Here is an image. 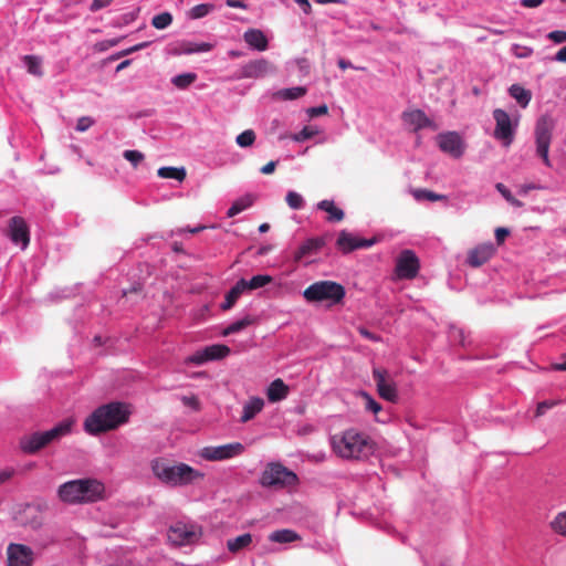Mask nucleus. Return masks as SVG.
Instances as JSON below:
<instances>
[{"instance_id":"dca6fc26","label":"nucleus","mask_w":566,"mask_h":566,"mask_svg":"<svg viewBox=\"0 0 566 566\" xmlns=\"http://www.w3.org/2000/svg\"><path fill=\"white\" fill-rule=\"evenodd\" d=\"M437 142L439 148L453 158H460L464 153V143L457 132L439 134Z\"/></svg>"},{"instance_id":"a878e982","label":"nucleus","mask_w":566,"mask_h":566,"mask_svg":"<svg viewBox=\"0 0 566 566\" xmlns=\"http://www.w3.org/2000/svg\"><path fill=\"white\" fill-rule=\"evenodd\" d=\"M264 407V400L260 397L251 398L243 406V412L241 416V422H248L253 419Z\"/></svg>"},{"instance_id":"69168bd1","label":"nucleus","mask_w":566,"mask_h":566,"mask_svg":"<svg viewBox=\"0 0 566 566\" xmlns=\"http://www.w3.org/2000/svg\"><path fill=\"white\" fill-rule=\"evenodd\" d=\"M303 10L304 13L310 14L312 7L308 0H294Z\"/></svg>"},{"instance_id":"cd10ccee","label":"nucleus","mask_w":566,"mask_h":566,"mask_svg":"<svg viewBox=\"0 0 566 566\" xmlns=\"http://www.w3.org/2000/svg\"><path fill=\"white\" fill-rule=\"evenodd\" d=\"M255 201V196L251 193H247L242 196L241 198L237 199L232 206L228 209L227 216L229 218H232L237 216L238 213L244 211L245 209L250 208Z\"/></svg>"},{"instance_id":"bb28decb","label":"nucleus","mask_w":566,"mask_h":566,"mask_svg":"<svg viewBox=\"0 0 566 566\" xmlns=\"http://www.w3.org/2000/svg\"><path fill=\"white\" fill-rule=\"evenodd\" d=\"M245 291L244 279L239 280L233 287L226 294L224 303L221 304L223 311L230 310L242 293Z\"/></svg>"},{"instance_id":"1a4fd4ad","label":"nucleus","mask_w":566,"mask_h":566,"mask_svg":"<svg viewBox=\"0 0 566 566\" xmlns=\"http://www.w3.org/2000/svg\"><path fill=\"white\" fill-rule=\"evenodd\" d=\"M201 535V527L182 522L171 525L167 533L168 541L176 546L192 545L199 541Z\"/></svg>"},{"instance_id":"6ab92c4d","label":"nucleus","mask_w":566,"mask_h":566,"mask_svg":"<svg viewBox=\"0 0 566 566\" xmlns=\"http://www.w3.org/2000/svg\"><path fill=\"white\" fill-rule=\"evenodd\" d=\"M401 119L406 125L410 126L413 132H418L422 128L438 129L437 125L421 109L406 111L401 114Z\"/></svg>"},{"instance_id":"4468645a","label":"nucleus","mask_w":566,"mask_h":566,"mask_svg":"<svg viewBox=\"0 0 566 566\" xmlns=\"http://www.w3.org/2000/svg\"><path fill=\"white\" fill-rule=\"evenodd\" d=\"M7 235L12 243L20 245L25 250L30 243V231L25 220L22 217H13L9 221Z\"/></svg>"},{"instance_id":"f704fd0d","label":"nucleus","mask_w":566,"mask_h":566,"mask_svg":"<svg viewBox=\"0 0 566 566\" xmlns=\"http://www.w3.org/2000/svg\"><path fill=\"white\" fill-rule=\"evenodd\" d=\"M552 531L566 537V511L559 512L549 523Z\"/></svg>"},{"instance_id":"9d476101","label":"nucleus","mask_w":566,"mask_h":566,"mask_svg":"<svg viewBox=\"0 0 566 566\" xmlns=\"http://www.w3.org/2000/svg\"><path fill=\"white\" fill-rule=\"evenodd\" d=\"M419 259L412 250H403L397 258L395 272L399 279L412 280L419 272Z\"/></svg>"},{"instance_id":"473e14b6","label":"nucleus","mask_w":566,"mask_h":566,"mask_svg":"<svg viewBox=\"0 0 566 566\" xmlns=\"http://www.w3.org/2000/svg\"><path fill=\"white\" fill-rule=\"evenodd\" d=\"M23 62L30 74L38 77H41L43 75L41 57L36 55H24Z\"/></svg>"},{"instance_id":"2eb2a0df","label":"nucleus","mask_w":566,"mask_h":566,"mask_svg":"<svg viewBox=\"0 0 566 566\" xmlns=\"http://www.w3.org/2000/svg\"><path fill=\"white\" fill-rule=\"evenodd\" d=\"M230 348L223 344H214L207 346L201 350L196 352L193 355L186 359L187 364L201 365L209 360L224 358L229 355Z\"/></svg>"},{"instance_id":"a211bd4d","label":"nucleus","mask_w":566,"mask_h":566,"mask_svg":"<svg viewBox=\"0 0 566 566\" xmlns=\"http://www.w3.org/2000/svg\"><path fill=\"white\" fill-rule=\"evenodd\" d=\"M274 70L273 65L265 59H258L250 61L241 66L237 73V78H259L271 73Z\"/></svg>"},{"instance_id":"13d9d810","label":"nucleus","mask_w":566,"mask_h":566,"mask_svg":"<svg viewBox=\"0 0 566 566\" xmlns=\"http://www.w3.org/2000/svg\"><path fill=\"white\" fill-rule=\"evenodd\" d=\"M327 112H328V107L326 105H319V106L310 108L308 115L311 117H316V116L325 115V114H327Z\"/></svg>"},{"instance_id":"a19ab883","label":"nucleus","mask_w":566,"mask_h":566,"mask_svg":"<svg viewBox=\"0 0 566 566\" xmlns=\"http://www.w3.org/2000/svg\"><path fill=\"white\" fill-rule=\"evenodd\" d=\"M285 201L291 209L300 210L304 206L303 197L296 191H289Z\"/></svg>"},{"instance_id":"423d86ee","label":"nucleus","mask_w":566,"mask_h":566,"mask_svg":"<svg viewBox=\"0 0 566 566\" xmlns=\"http://www.w3.org/2000/svg\"><path fill=\"white\" fill-rule=\"evenodd\" d=\"M345 295V287L335 281H317L303 291V297L308 303L328 302L329 304H338Z\"/></svg>"},{"instance_id":"ddd939ff","label":"nucleus","mask_w":566,"mask_h":566,"mask_svg":"<svg viewBox=\"0 0 566 566\" xmlns=\"http://www.w3.org/2000/svg\"><path fill=\"white\" fill-rule=\"evenodd\" d=\"M373 377L376 381L378 395L387 401L395 402L398 399L397 387L389 378L388 371L384 368H374Z\"/></svg>"},{"instance_id":"72a5a7b5","label":"nucleus","mask_w":566,"mask_h":566,"mask_svg":"<svg viewBox=\"0 0 566 566\" xmlns=\"http://www.w3.org/2000/svg\"><path fill=\"white\" fill-rule=\"evenodd\" d=\"M273 281V277L266 274L254 275L251 280H244L245 290H258L270 284Z\"/></svg>"},{"instance_id":"412c9836","label":"nucleus","mask_w":566,"mask_h":566,"mask_svg":"<svg viewBox=\"0 0 566 566\" xmlns=\"http://www.w3.org/2000/svg\"><path fill=\"white\" fill-rule=\"evenodd\" d=\"M494 253L495 248L492 243H482L469 251L467 262L473 268H479L486 263Z\"/></svg>"},{"instance_id":"f8f14e48","label":"nucleus","mask_w":566,"mask_h":566,"mask_svg":"<svg viewBox=\"0 0 566 566\" xmlns=\"http://www.w3.org/2000/svg\"><path fill=\"white\" fill-rule=\"evenodd\" d=\"M493 118L495 120L494 137L504 146H510L515 133L510 115L505 111L496 108L493 111Z\"/></svg>"},{"instance_id":"bf43d9fd","label":"nucleus","mask_w":566,"mask_h":566,"mask_svg":"<svg viewBox=\"0 0 566 566\" xmlns=\"http://www.w3.org/2000/svg\"><path fill=\"white\" fill-rule=\"evenodd\" d=\"M14 473L15 471L12 468L0 470V484L9 481L14 475Z\"/></svg>"},{"instance_id":"e2e57ef3","label":"nucleus","mask_w":566,"mask_h":566,"mask_svg":"<svg viewBox=\"0 0 566 566\" xmlns=\"http://www.w3.org/2000/svg\"><path fill=\"white\" fill-rule=\"evenodd\" d=\"M496 190L505 198L506 201L513 196L511 191L501 182L496 184Z\"/></svg>"},{"instance_id":"a18cd8bd","label":"nucleus","mask_w":566,"mask_h":566,"mask_svg":"<svg viewBox=\"0 0 566 566\" xmlns=\"http://www.w3.org/2000/svg\"><path fill=\"white\" fill-rule=\"evenodd\" d=\"M123 156L134 167H137L145 158L144 154L139 150H125Z\"/></svg>"},{"instance_id":"ea45409f","label":"nucleus","mask_w":566,"mask_h":566,"mask_svg":"<svg viewBox=\"0 0 566 566\" xmlns=\"http://www.w3.org/2000/svg\"><path fill=\"white\" fill-rule=\"evenodd\" d=\"M305 93H306L305 87L297 86V87L281 90L277 94L283 99H296V98L305 95Z\"/></svg>"},{"instance_id":"4c0bfd02","label":"nucleus","mask_w":566,"mask_h":566,"mask_svg":"<svg viewBox=\"0 0 566 566\" xmlns=\"http://www.w3.org/2000/svg\"><path fill=\"white\" fill-rule=\"evenodd\" d=\"M412 193L415 199L417 200L439 201L446 199V196L436 193L427 189H416L413 190Z\"/></svg>"},{"instance_id":"b1692460","label":"nucleus","mask_w":566,"mask_h":566,"mask_svg":"<svg viewBox=\"0 0 566 566\" xmlns=\"http://www.w3.org/2000/svg\"><path fill=\"white\" fill-rule=\"evenodd\" d=\"M243 38L250 46L258 51H265L268 49V39L261 30L250 29L244 33Z\"/></svg>"},{"instance_id":"338daca9","label":"nucleus","mask_w":566,"mask_h":566,"mask_svg":"<svg viewBox=\"0 0 566 566\" xmlns=\"http://www.w3.org/2000/svg\"><path fill=\"white\" fill-rule=\"evenodd\" d=\"M544 0H522L521 3L525 8H536L539 7Z\"/></svg>"},{"instance_id":"9b49d317","label":"nucleus","mask_w":566,"mask_h":566,"mask_svg":"<svg viewBox=\"0 0 566 566\" xmlns=\"http://www.w3.org/2000/svg\"><path fill=\"white\" fill-rule=\"evenodd\" d=\"M244 451V447L240 442L227 443L217 447H206L201 450L200 455L208 461H222L240 455Z\"/></svg>"},{"instance_id":"aec40b11","label":"nucleus","mask_w":566,"mask_h":566,"mask_svg":"<svg viewBox=\"0 0 566 566\" xmlns=\"http://www.w3.org/2000/svg\"><path fill=\"white\" fill-rule=\"evenodd\" d=\"M375 243V240L359 239L352 235L349 232L342 230L338 234L336 245L343 253H349L356 249L369 248Z\"/></svg>"},{"instance_id":"4be33fe9","label":"nucleus","mask_w":566,"mask_h":566,"mask_svg":"<svg viewBox=\"0 0 566 566\" xmlns=\"http://www.w3.org/2000/svg\"><path fill=\"white\" fill-rule=\"evenodd\" d=\"M325 245L324 238H311L307 239L294 253V261L300 262L304 258L312 256L318 253V251Z\"/></svg>"},{"instance_id":"58836bf2","label":"nucleus","mask_w":566,"mask_h":566,"mask_svg":"<svg viewBox=\"0 0 566 566\" xmlns=\"http://www.w3.org/2000/svg\"><path fill=\"white\" fill-rule=\"evenodd\" d=\"M172 22V15L169 12H163L155 15L151 20V24L154 28L158 30H163L169 27Z\"/></svg>"},{"instance_id":"4d7b16f0","label":"nucleus","mask_w":566,"mask_h":566,"mask_svg":"<svg viewBox=\"0 0 566 566\" xmlns=\"http://www.w3.org/2000/svg\"><path fill=\"white\" fill-rule=\"evenodd\" d=\"M120 38H117V39H112V40H105L103 42H99L98 44H96V46L101 50V51H105L109 48H113L115 45H117L119 42H120Z\"/></svg>"},{"instance_id":"5fc2aeb1","label":"nucleus","mask_w":566,"mask_h":566,"mask_svg":"<svg viewBox=\"0 0 566 566\" xmlns=\"http://www.w3.org/2000/svg\"><path fill=\"white\" fill-rule=\"evenodd\" d=\"M510 231L506 228H496L495 229V240L499 245H501L505 239L509 237Z\"/></svg>"},{"instance_id":"680f3d73","label":"nucleus","mask_w":566,"mask_h":566,"mask_svg":"<svg viewBox=\"0 0 566 566\" xmlns=\"http://www.w3.org/2000/svg\"><path fill=\"white\" fill-rule=\"evenodd\" d=\"M276 165H277L276 161H273V160L269 161L268 164H265L264 166L261 167L260 171L263 175H271L272 172H274Z\"/></svg>"},{"instance_id":"774afa93","label":"nucleus","mask_w":566,"mask_h":566,"mask_svg":"<svg viewBox=\"0 0 566 566\" xmlns=\"http://www.w3.org/2000/svg\"><path fill=\"white\" fill-rule=\"evenodd\" d=\"M555 60L560 63H566V45L557 51Z\"/></svg>"},{"instance_id":"39448f33","label":"nucleus","mask_w":566,"mask_h":566,"mask_svg":"<svg viewBox=\"0 0 566 566\" xmlns=\"http://www.w3.org/2000/svg\"><path fill=\"white\" fill-rule=\"evenodd\" d=\"M73 423V420L66 419L48 431H38L29 436H24L20 440V447L23 452L34 454L50 443L67 436L72 431Z\"/></svg>"},{"instance_id":"052dcab7","label":"nucleus","mask_w":566,"mask_h":566,"mask_svg":"<svg viewBox=\"0 0 566 566\" xmlns=\"http://www.w3.org/2000/svg\"><path fill=\"white\" fill-rule=\"evenodd\" d=\"M358 332H359V334H360L363 337H365V338H367V339H370V340H373V342H378V340L380 339V337H379V336H377V335L373 334L371 332H369V331H368L367 328H365V327H359V328H358Z\"/></svg>"},{"instance_id":"7c9ffc66","label":"nucleus","mask_w":566,"mask_h":566,"mask_svg":"<svg viewBox=\"0 0 566 566\" xmlns=\"http://www.w3.org/2000/svg\"><path fill=\"white\" fill-rule=\"evenodd\" d=\"M252 543V535L250 533L242 534L235 538L228 539L227 548L229 552L235 554L247 548Z\"/></svg>"},{"instance_id":"0e129e2a","label":"nucleus","mask_w":566,"mask_h":566,"mask_svg":"<svg viewBox=\"0 0 566 566\" xmlns=\"http://www.w3.org/2000/svg\"><path fill=\"white\" fill-rule=\"evenodd\" d=\"M147 45H148V42L139 43V44H137V45H135V46H132V48H129V49L124 50L123 52H120V53H119V56H124V55L130 54V53H133V52H136V51H138V50H142V49L146 48Z\"/></svg>"},{"instance_id":"c85d7f7f","label":"nucleus","mask_w":566,"mask_h":566,"mask_svg":"<svg viewBox=\"0 0 566 566\" xmlns=\"http://www.w3.org/2000/svg\"><path fill=\"white\" fill-rule=\"evenodd\" d=\"M300 538V535L295 531L289 528L277 530L269 535V539L271 542L280 544L292 543L298 541Z\"/></svg>"},{"instance_id":"2f4dec72","label":"nucleus","mask_w":566,"mask_h":566,"mask_svg":"<svg viewBox=\"0 0 566 566\" xmlns=\"http://www.w3.org/2000/svg\"><path fill=\"white\" fill-rule=\"evenodd\" d=\"M158 176L160 178H171L176 179L178 181H184L186 179L187 172L184 167L177 168V167H160L157 171Z\"/></svg>"},{"instance_id":"c03bdc74","label":"nucleus","mask_w":566,"mask_h":566,"mask_svg":"<svg viewBox=\"0 0 566 566\" xmlns=\"http://www.w3.org/2000/svg\"><path fill=\"white\" fill-rule=\"evenodd\" d=\"M212 4H207V3H202V4H198V6H195L190 12H189V17L191 19H200V18H203L206 17L211 10H212Z\"/></svg>"},{"instance_id":"7ed1b4c3","label":"nucleus","mask_w":566,"mask_h":566,"mask_svg":"<svg viewBox=\"0 0 566 566\" xmlns=\"http://www.w3.org/2000/svg\"><path fill=\"white\" fill-rule=\"evenodd\" d=\"M59 499L66 504L95 503L104 500L105 485L96 479H77L61 484Z\"/></svg>"},{"instance_id":"09e8293b","label":"nucleus","mask_w":566,"mask_h":566,"mask_svg":"<svg viewBox=\"0 0 566 566\" xmlns=\"http://www.w3.org/2000/svg\"><path fill=\"white\" fill-rule=\"evenodd\" d=\"M181 401L185 406L187 407H190L191 409H193L195 411H199L200 410V401L199 399L197 398V396L195 395H191V396H182L181 397Z\"/></svg>"},{"instance_id":"603ef678","label":"nucleus","mask_w":566,"mask_h":566,"mask_svg":"<svg viewBox=\"0 0 566 566\" xmlns=\"http://www.w3.org/2000/svg\"><path fill=\"white\" fill-rule=\"evenodd\" d=\"M94 124V120L91 117L83 116L78 118L76 123V130L78 132H85L92 125Z\"/></svg>"},{"instance_id":"393cba45","label":"nucleus","mask_w":566,"mask_h":566,"mask_svg":"<svg viewBox=\"0 0 566 566\" xmlns=\"http://www.w3.org/2000/svg\"><path fill=\"white\" fill-rule=\"evenodd\" d=\"M317 209L326 212L328 222H340L345 218L344 211L338 208L333 200H322L317 203Z\"/></svg>"},{"instance_id":"5701e85b","label":"nucleus","mask_w":566,"mask_h":566,"mask_svg":"<svg viewBox=\"0 0 566 566\" xmlns=\"http://www.w3.org/2000/svg\"><path fill=\"white\" fill-rule=\"evenodd\" d=\"M289 386L281 378L273 380L266 390L268 399L271 402H277L285 399L289 395Z\"/></svg>"},{"instance_id":"6e6d98bb","label":"nucleus","mask_w":566,"mask_h":566,"mask_svg":"<svg viewBox=\"0 0 566 566\" xmlns=\"http://www.w3.org/2000/svg\"><path fill=\"white\" fill-rule=\"evenodd\" d=\"M113 0H93L91 6H90V10L92 12H96L103 8H106L107 6H109L112 3Z\"/></svg>"},{"instance_id":"8fccbe9b","label":"nucleus","mask_w":566,"mask_h":566,"mask_svg":"<svg viewBox=\"0 0 566 566\" xmlns=\"http://www.w3.org/2000/svg\"><path fill=\"white\" fill-rule=\"evenodd\" d=\"M547 38L553 42L560 44L566 42V31L556 30L548 33Z\"/></svg>"},{"instance_id":"79ce46f5","label":"nucleus","mask_w":566,"mask_h":566,"mask_svg":"<svg viewBox=\"0 0 566 566\" xmlns=\"http://www.w3.org/2000/svg\"><path fill=\"white\" fill-rule=\"evenodd\" d=\"M235 142L240 147H250L255 142V133L247 129L237 136Z\"/></svg>"},{"instance_id":"e433bc0d","label":"nucleus","mask_w":566,"mask_h":566,"mask_svg":"<svg viewBox=\"0 0 566 566\" xmlns=\"http://www.w3.org/2000/svg\"><path fill=\"white\" fill-rule=\"evenodd\" d=\"M251 324H253V319L250 316H245L242 319L233 322L228 327H226L222 332V335L228 336L230 334L238 333Z\"/></svg>"},{"instance_id":"c9c22d12","label":"nucleus","mask_w":566,"mask_h":566,"mask_svg":"<svg viewBox=\"0 0 566 566\" xmlns=\"http://www.w3.org/2000/svg\"><path fill=\"white\" fill-rule=\"evenodd\" d=\"M197 80L196 73H184L172 77L171 83L179 90H185Z\"/></svg>"},{"instance_id":"6e6552de","label":"nucleus","mask_w":566,"mask_h":566,"mask_svg":"<svg viewBox=\"0 0 566 566\" xmlns=\"http://www.w3.org/2000/svg\"><path fill=\"white\" fill-rule=\"evenodd\" d=\"M555 123L548 115L541 116L535 125L536 154L543 159L545 166L551 167L548 150Z\"/></svg>"},{"instance_id":"49530a36","label":"nucleus","mask_w":566,"mask_h":566,"mask_svg":"<svg viewBox=\"0 0 566 566\" xmlns=\"http://www.w3.org/2000/svg\"><path fill=\"white\" fill-rule=\"evenodd\" d=\"M317 134V130L313 129L312 127L310 126H305L301 132H298L297 134H295L293 136V139L295 142H305L310 138H312L313 136H315Z\"/></svg>"},{"instance_id":"f257e3e1","label":"nucleus","mask_w":566,"mask_h":566,"mask_svg":"<svg viewBox=\"0 0 566 566\" xmlns=\"http://www.w3.org/2000/svg\"><path fill=\"white\" fill-rule=\"evenodd\" d=\"M333 452L344 460H366L375 452V442L365 432L350 428L331 438Z\"/></svg>"},{"instance_id":"864d4df0","label":"nucleus","mask_w":566,"mask_h":566,"mask_svg":"<svg viewBox=\"0 0 566 566\" xmlns=\"http://www.w3.org/2000/svg\"><path fill=\"white\" fill-rule=\"evenodd\" d=\"M364 397L366 398V409L373 411L374 413H377L381 410V406L369 395L364 394Z\"/></svg>"},{"instance_id":"c756f323","label":"nucleus","mask_w":566,"mask_h":566,"mask_svg":"<svg viewBox=\"0 0 566 566\" xmlns=\"http://www.w3.org/2000/svg\"><path fill=\"white\" fill-rule=\"evenodd\" d=\"M509 93L523 108H525L528 105L532 98L531 91L524 88L518 84L511 85V87L509 88Z\"/></svg>"},{"instance_id":"f03ea898","label":"nucleus","mask_w":566,"mask_h":566,"mask_svg":"<svg viewBox=\"0 0 566 566\" xmlns=\"http://www.w3.org/2000/svg\"><path fill=\"white\" fill-rule=\"evenodd\" d=\"M130 410L124 402L112 401L95 409L84 421V429L90 434H99L114 430L128 421Z\"/></svg>"},{"instance_id":"0eeeda50","label":"nucleus","mask_w":566,"mask_h":566,"mask_svg":"<svg viewBox=\"0 0 566 566\" xmlns=\"http://www.w3.org/2000/svg\"><path fill=\"white\" fill-rule=\"evenodd\" d=\"M260 483L266 488L295 485L297 483V475L280 463H270L262 472Z\"/></svg>"},{"instance_id":"de8ad7c7","label":"nucleus","mask_w":566,"mask_h":566,"mask_svg":"<svg viewBox=\"0 0 566 566\" xmlns=\"http://www.w3.org/2000/svg\"><path fill=\"white\" fill-rule=\"evenodd\" d=\"M558 403L556 400H545L537 403L535 416L542 417L548 409L555 407Z\"/></svg>"},{"instance_id":"3c124183","label":"nucleus","mask_w":566,"mask_h":566,"mask_svg":"<svg viewBox=\"0 0 566 566\" xmlns=\"http://www.w3.org/2000/svg\"><path fill=\"white\" fill-rule=\"evenodd\" d=\"M533 53V50L531 48H527V46H521L518 44H515L513 46V54L516 56V57H527L530 56L531 54Z\"/></svg>"},{"instance_id":"37998d69","label":"nucleus","mask_w":566,"mask_h":566,"mask_svg":"<svg viewBox=\"0 0 566 566\" xmlns=\"http://www.w3.org/2000/svg\"><path fill=\"white\" fill-rule=\"evenodd\" d=\"M211 50V45L209 43H191L187 42L182 44V52L186 54H191L196 52H207Z\"/></svg>"},{"instance_id":"f3484780","label":"nucleus","mask_w":566,"mask_h":566,"mask_svg":"<svg viewBox=\"0 0 566 566\" xmlns=\"http://www.w3.org/2000/svg\"><path fill=\"white\" fill-rule=\"evenodd\" d=\"M7 555L8 566H31L33 563L32 549L23 544H9Z\"/></svg>"},{"instance_id":"20e7f679","label":"nucleus","mask_w":566,"mask_h":566,"mask_svg":"<svg viewBox=\"0 0 566 566\" xmlns=\"http://www.w3.org/2000/svg\"><path fill=\"white\" fill-rule=\"evenodd\" d=\"M151 470L158 480L171 486L187 485L203 479V473L192 467L186 463L171 464L165 459H155Z\"/></svg>"}]
</instances>
